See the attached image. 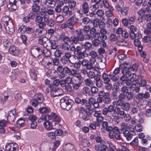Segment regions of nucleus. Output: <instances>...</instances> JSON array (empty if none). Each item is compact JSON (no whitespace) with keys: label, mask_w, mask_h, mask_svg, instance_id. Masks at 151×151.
Returning a JSON list of instances; mask_svg holds the SVG:
<instances>
[{"label":"nucleus","mask_w":151,"mask_h":151,"mask_svg":"<svg viewBox=\"0 0 151 151\" xmlns=\"http://www.w3.org/2000/svg\"><path fill=\"white\" fill-rule=\"evenodd\" d=\"M35 46L31 48V52L32 55L35 58H39L40 60L42 57H44L45 54H47V51L46 48Z\"/></svg>","instance_id":"obj_1"},{"label":"nucleus","mask_w":151,"mask_h":151,"mask_svg":"<svg viewBox=\"0 0 151 151\" xmlns=\"http://www.w3.org/2000/svg\"><path fill=\"white\" fill-rule=\"evenodd\" d=\"M94 27H99V28H104L105 27L110 28L112 26V23H106L105 24L104 22L100 21L97 18L94 19L93 22Z\"/></svg>","instance_id":"obj_2"},{"label":"nucleus","mask_w":151,"mask_h":151,"mask_svg":"<svg viewBox=\"0 0 151 151\" xmlns=\"http://www.w3.org/2000/svg\"><path fill=\"white\" fill-rule=\"evenodd\" d=\"M138 68L137 65L135 64H134L132 66L129 68H127L126 69H127V74L128 78L131 81H134V79L136 77V75L134 73H132L134 71H136Z\"/></svg>","instance_id":"obj_3"},{"label":"nucleus","mask_w":151,"mask_h":151,"mask_svg":"<svg viewBox=\"0 0 151 151\" xmlns=\"http://www.w3.org/2000/svg\"><path fill=\"white\" fill-rule=\"evenodd\" d=\"M50 55H47V54H45L40 60V61H42V64L43 66L47 69H50V67L52 65V58Z\"/></svg>","instance_id":"obj_4"},{"label":"nucleus","mask_w":151,"mask_h":151,"mask_svg":"<svg viewBox=\"0 0 151 151\" xmlns=\"http://www.w3.org/2000/svg\"><path fill=\"white\" fill-rule=\"evenodd\" d=\"M73 103V101L71 100H66L64 99H62L60 101V105L63 109L68 111L72 108Z\"/></svg>","instance_id":"obj_5"},{"label":"nucleus","mask_w":151,"mask_h":151,"mask_svg":"<svg viewBox=\"0 0 151 151\" xmlns=\"http://www.w3.org/2000/svg\"><path fill=\"white\" fill-rule=\"evenodd\" d=\"M120 132L119 131V129L117 127H114L111 132L109 133V137L110 139H113L114 138L115 139L118 141L121 140V137L120 134Z\"/></svg>","instance_id":"obj_6"},{"label":"nucleus","mask_w":151,"mask_h":151,"mask_svg":"<svg viewBox=\"0 0 151 151\" xmlns=\"http://www.w3.org/2000/svg\"><path fill=\"white\" fill-rule=\"evenodd\" d=\"M90 33L93 35V37L94 40L92 42L93 45L95 46L99 45L100 43L98 39L100 37V34L99 32H97L96 29H91L90 31Z\"/></svg>","instance_id":"obj_7"},{"label":"nucleus","mask_w":151,"mask_h":151,"mask_svg":"<svg viewBox=\"0 0 151 151\" xmlns=\"http://www.w3.org/2000/svg\"><path fill=\"white\" fill-rule=\"evenodd\" d=\"M76 25V23L74 21V18L72 17L68 19L66 23H64L61 25L62 28H73Z\"/></svg>","instance_id":"obj_8"},{"label":"nucleus","mask_w":151,"mask_h":151,"mask_svg":"<svg viewBox=\"0 0 151 151\" xmlns=\"http://www.w3.org/2000/svg\"><path fill=\"white\" fill-rule=\"evenodd\" d=\"M47 39L46 37H43L42 38L39 39L38 40V42L41 45L39 47H42L43 49L44 48H45L46 50L47 51V55H50L51 52L49 51V48H48V43L47 42Z\"/></svg>","instance_id":"obj_9"},{"label":"nucleus","mask_w":151,"mask_h":151,"mask_svg":"<svg viewBox=\"0 0 151 151\" xmlns=\"http://www.w3.org/2000/svg\"><path fill=\"white\" fill-rule=\"evenodd\" d=\"M87 100L84 99H81L79 97H76L75 99V102L77 104H80L82 105H86V109H88L91 111V103H87Z\"/></svg>","instance_id":"obj_10"},{"label":"nucleus","mask_w":151,"mask_h":151,"mask_svg":"<svg viewBox=\"0 0 151 151\" xmlns=\"http://www.w3.org/2000/svg\"><path fill=\"white\" fill-rule=\"evenodd\" d=\"M117 107L114 108L113 105H110L107 107L104 108L102 109V114L106 116L113 112L114 114H115V111L116 110Z\"/></svg>","instance_id":"obj_11"},{"label":"nucleus","mask_w":151,"mask_h":151,"mask_svg":"<svg viewBox=\"0 0 151 151\" xmlns=\"http://www.w3.org/2000/svg\"><path fill=\"white\" fill-rule=\"evenodd\" d=\"M5 151H18V145L14 143H7L5 146Z\"/></svg>","instance_id":"obj_12"},{"label":"nucleus","mask_w":151,"mask_h":151,"mask_svg":"<svg viewBox=\"0 0 151 151\" xmlns=\"http://www.w3.org/2000/svg\"><path fill=\"white\" fill-rule=\"evenodd\" d=\"M9 3L7 5V7L9 9L14 10L18 8L19 4V0H9Z\"/></svg>","instance_id":"obj_13"},{"label":"nucleus","mask_w":151,"mask_h":151,"mask_svg":"<svg viewBox=\"0 0 151 151\" xmlns=\"http://www.w3.org/2000/svg\"><path fill=\"white\" fill-rule=\"evenodd\" d=\"M45 119L46 121L50 122L56 120L58 121L59 119H60L59 116L54 112H52L50 114L45 115Z\"/></svg>","instance_id":"obj_14"},{"label":"nucleus","mask_w":151,"mask_h":151,"mask_svg":"<svg viewBox=\"0 0 151 151\" xmlns=\"http://www.w3.org/2000/svg\"><path fill=\"white\" fill-rule=\"evenodd\" d=\"M93 115L96 117V120L95 121L101 124V123L104 120V118L102 116L100 111H93Z\"/></svg>","instance_id":"obj_15"},{"label":"nucleus","mask_w":151,"mask_h":151,"mask_svg":"<svg viewBox=\"0 0 151 151\" xmlns=\"http://www.w3.org/2000/svg\"><path fill=\"white\" fill-rule=\"evenodd\" d=\"M50 40L48 43L50 44V46H48V48H49V51H50V49H55L57 47V41L56 38L54 36L50 38Z\"/></svg>","instance_id":"obj_16"},{"label":"nucleus","mask_w":151,"mask_h":151,"mask_svg":"<svg viewBox=\"0 0 151 151\" xmlns=\"http://www.w3.org/2000/svg\"><path fill=\"white\" fill-rule=\"evenodd\" d=\"M129 33L130 37L132 40L135 38V39H139L142 38V35L140 32H137L136 31V29H132Z\"/></svg>","instance_id":"obj_17"},{"label":"nucleus","mask_w":151,"mask_h":151,"mask_svg":"<svg viewBox=\"0 0 151 151\" xmlns=\"http://www.w3.org/2000/svg\"><path fill=\"white\" fill-rule=\"evenodd\" d=\"M16 111L14 109L8 112L7 121L9 123L14 122L16 118Z\"/></svg>","instance_id":"obj_18"},{"label":"nucleus","mask_w":151,"mask_h":151,"mask_svg":"<svg viewBox=\"0 0 151 151\" xmlns=\"http://www.w3.org/2000/svg\"><path fill=\"white\" fill-rule=\"evenodd\" d=\"M44 17L40 16H37L35 19V21L36 23H38L40 28H43L46 26V24L45 22L43 21Z\"/></svg>","instance_id":"obj_19"},{"label":"nucleus","mask_w":151,"mask_h":151,"mask_svg":"<svg viewBox=\"0 0 151 151\" xmlns=\"http://www.w3.org/2000/svg\"><path fill=\"white\" fill-rule=\"evenodd\" d=\"M47 75L49 78L54 79L58 77V72L55 70L52 69L47 71Z\"/></svg>","instance_id":"obj_20"},{"label":"nucleus","mask_w":151,"mask_h":151,"mask_svg":"<svg viewBox=\"0 0 151 151\" xmlns=\"http://www.w3.org/2000/svg\"><path fill=\"white\" fill-rule=\"evenodd\" d=\"M64 72L66 74L72 76H75L77 74V71L76 70L74 69H70L67 66L65 67L64 68Z\"/></svg>","instance_id":"obj_21"},{"label":"nucleus","mask_w":151,"mask_h":151,"mask_svg":"<svg viewBox=\"0 0 151 151\" xmlns=\"http://www.w3.org/2000/svg\"><path fill=\"white\" fill-rule=\"evenodd\" d=\"M62 12L66 16H70L71 15L73 11L68 6H64L62 9Z\"/></svg>","instance_id":"obj_22"},{"label":"nucleus","mask_w":151,"mask_h":151,"mask_svg":"<svg viewBox=\"0 0 151 151\" xmlns=\"http://www.w3.org/2000/svg\"><path fill=\"white\" fill-rule=\"evenodd\" d=\"M35 32L37 37H41L45 35L47 31L46 29H36Z\"/></svg>","instance_id":"obj_23"},{"label":"nucleus","mask_w":151,"mask_h":151,"mask_svg":"<svg viewBox=\"0 0 151 151\" xmlns=\"http://www.w3.org/2000/svg\"><path fill=\"white\" fill-rule=\"evenodd\" d=\"M56 70L57 71L60 73L59 75L60 78L62 79L65 77L66 75L64 73V68L61 65L58 66Z\"/></svg>","instance_id":"obj_24"},{"label":"nucleus","mask_w":151,"mask_h":151,"mask_svg":"<svg viewBox=\"0 0 151 151\" xmlns=\"http://www.w3.org/2000/svg\"><path fill=\"white\" fill-rule=\"evenodd\" d=\"M102 129L104 130L110 132L113 129V128L112 127L109 126L108 123L106 121H102L101 122Z\"/></svg>","instance_id":"obj_25"},{"label":"nucleus","mask_w":151,"mask_h":151,"mask_svg":"<svg viewBox=\"0 0 151 151\" xmlns=\"http://www.w3.org/2000/svg\"><path fill=\"white\" fill-rule=\"evenodd\" d=\"M9 50L10 53L12 55L17 56L19 54V50L18 48L14 46H11Z\"/></svg>","instance_id":"obj_26"},{"label":"nucleus","mask_w":151,"mask_h":151,"mask_svg":"<svg viewBox=\"0 0 151 151\" xmlns=\"http://www.w3.org/2000/svg\"><path fill=\"white\" fill-rule=\"evenodd\" d=\"M81 7L82 12L84 14H86L88 13L89 8L87 2H83L81 4Z\"/></svg>","instance_id":"obj_27"},{"label":"nucleus","mask_w":151,"mask_h":151,"mask_svg":"<svg viewBox=\"0 0 151 151\" xmlns=\"http://www.w3.org/2000/svg\"><path fill=\"white\" fill-rule=\"evenodd\" d=\"M126 68H127L125 69H122V70L121 71V72L123 75L120 77V79L123 82L129 79L127 71V69H126Z\"/></svg>","instance_id":"obj_28"},{"label":"nucleus","mask_w":151,"mask_h":151,"mask_svg":"<svg viewBox=\"0 0 151 151\" xmlns=\"http://www.w3.org/2000/svg\"><path fill=\"white\" fill-rule=\"evenodd\" d=\"M116 110L115 111L114 115H117L121 118H123L125 113L124 110H121L119 107H117Z\"/></svg>","instance_id":"obj_29"},{"label":"nucleus","mask_w":151,"mask_h":151,"mask_svg":"<svg viewBox=\"0 0 151 151\" xmlns=\"http://www.w3.org/2000/svg\"><path fill=\"white\" fill-rule=\"evenodd\" d=\"M65 151H76L74 145L70 143L66 144L65 146Z\"/></svg>","instance_id":"obj_30"},{"label":"nucleus","mask_w":151,"mask_h":151,"mask_svg":"<svg viewBox=\"0 0 151 151\" xmlns=\"http://www.w3.org/2000/svg\"><path fill=\"white\" fill-rule=\"evenodd\" d=\"M133 102L138 107L142 105V100L137 96H135L133 97Z\"/></svg>","instance_id":"obj_31"},{"label":"nucleus","mask_w":151,"mask_h":151,"mask_svg":"<svg viewBox=\"0 0 151 151\" xmlns=\"http://www.w3.org/2000/svg\"><path fill=\"white\" fill-rule=\"evenodd\" d=\"M3 44L4 46L5 47L6 49L9 50L11 46V43L8 40V38H5L3 40Z\"/></svg>","instance_id":"obj_32"},{"label":"nucleus","mask_w":151,"mask_h":151,"mask_svg":"<svg viewBox=\"0 0 151 151\" xmlns=\"http://www.w3.org/2000/svg\"><path fill=\"white\" fill-rule=\"evenodd\" d=\"M124 136L126 138L127 141L131 140L132 138L133 135L129 130L126 131L123 133Z\"/></svg>","instance_id":"obj_33"},{"label":"nucleus","mask_w":151,"mask_h":151,"mask_svg":"<svg viewBox=\"0 0 151 151\" xmlns=\"http://www.w3.org/2000/svg\"><path fill=\"white\" fill-rule=\"evenodd\" d=\"M43 3L46 6L52 7H54L55 5V2L53 0H44Z\"/></svg>","instance_id":"obj_34"},{"label":"nucleus","mask_w":151,"mask_h":151,"mask_svg":"<svg viewBox=\"0 0 151 151\" xmlns=\"http://www.w3.org/2000/svg\"><path fill=\"white\" fill-rule=\"evenodd\" d=\"M91 114V111L88 110L86 113L82 114V118L85 121H88L91 119L90 116Z\"/></svg>","instance_id":"obj_35"},{"label":"nucleus","mask_w":151,"mask_h":151,"mask_svg":"<svg viewBox=\"0 0 151 151\" xmlns=\"http://www.w3.org/2000/svg\"><path fill=\"white\" fill-rule=\"evenodd\" d=\"M101 124L96 121L93 123H90L88 125V127L91 130L96 129V127H100Z\"/></svg>","instance_id":"obj_36"},{"label":"nucleus","mask_w":151,"mask_h":151,"mask_svg":"<svg viewBox=\"0 0 151 151\" xmlns=\"http://www.w3.org/2000/svg\"><path fill=\"white\" fill-rule=\"evenodd\" d=\"M124 5V2L122 0L120 1L115 6V9L116 11L118 12L122 9Z\"/></svg>","instance_id":"obj_37"},{"label":"nucleus","mask_w":151,"mask_h":151,"mask_svg":"<svg viewBox=\"0 0 151 151\" xmlns=\"http://www.w3.org/2000/svg\"><path fill=\"white\" fill-rule=\"evenodd\" d=\"M82 30H83V29H79L76 31V33L78 34L77 36L80 41L83 40L84 38L83 35L82 33Z\"/></svg>","instance_id":"obj_38"},{"label":"nucleus","mask_w":151,"mask_h":151,"mask_svg":"<svg viewBox=\"0 0 151 151\" xmlns=\"http://www.w3.org/2000/svg\"><path fill=\"white\" fill-rule=\"evenodd\" d=\"M126 67H125L124 65L123 64H120L118 68H116L114 70L113 72L114 74L116 75L118 74L120 72V70L125 69Z\"/></svg>","instance_id":"obj_39"},{"label":"nucleus","mask_w":151,"mask_h":151,"mask_svg":"<svg viewBox=\"0 0 151 151\" xmlns=\"http://www.w3.org/2000/svg\"><path fill=\"white\" fill-rule=\"evenodd\" d=\"M44 20L45 22L46 23L48 26L51 27H52L54 25V22L52 19H50L48 20V19L45 17H44Z\"/></svg>","instance_id":"obj_40"},{"label":"nucleus","mask_w":151,"mask_h":151,"mask_svg":"<svg viewBox=\"0 0 151 151\" xmlns=\"http://www.w3.org/2000/svg\"><path fill=\"white\" fill-rule=\"evenodd\" d=\"M137 96L142 100L144 98L148 99L150 97V94L148 92H146L145 93H138Z\"/></svg>","instance_id":"obj_41"},{"label":"nucleus","mask_w":151,"mask_h":151,"mask_svg":"<svg viewBox=\"0 0 151 151\" xmlns=\"http://www.w3.org/2000/svg\"><path fill=\"white\" fill-rule=\"evenodd\" d=\"M46 121L43 124L45 128L48 131L53 129V127H52L51 122L47 121Z\"/></svg>","instance_id":"obj_42"},{"label":"nucleus","mask_w":151,"mask_h":151,"mask_svg":"<svg viewBox=\"0 0 151 151\" xmlns=\"http://www.w3.org/2000/svg\"><path fill=\"white\" fill-rule=\"evenodd\" d=\"M134 42V45L138 47V50L139 51H141L142 49V46L141 45L140 41L138 39H135Z\"/></svg>","instance_id":"obj_43"},{"label":"nucleus","mask_w":151,"mask_h":151,"mask_svg":"<svg viewBox=\"0 0 151 151\" xmlns=\"http://www.w3.org/2000/svg\"><path fill=\"white\" fill-rule=\"evenodd\" d=\"M72 84V87L73 89L75 90H77L81 86L82 84V82L81 81H79L77 83L73 82Z\"/></svg>","instance_id":"obj_44"},{"label":"nucleus","mask_w":151,"mask_h":151,"mask_svg":"<svg viewBox=\"0 0 151 151\" xmlns=\"http://www.w3.org/2000/svg\"><path fill=\"white\" fill-rule=\"evenodd\" d=\"M30 76L31 78L33 79L36 80L37 79V75L36 72L33 69H30L29 71Z\"/></svg>","instance_id":"obj_45"},{"label":"nucleus","mask_w":151,"mask_h":151,"mask_svg":"<svg viewBox=\"0 0 151 151\" xmlns=\"http://www.w3.org/2000/svg\"><path fill=\"white\" fill-rule=\"evenodd\" d=\"M34 31L33 29H19L18 31L19 33H21L31 34Z\"/></svg>","instance_id":"obj_46"},{"label":"nucleus","mask_w":151,"mask_h":151,"mask_svg":"<svg viewBox=\"0 0 151 151\" xmlns=\"http://www.w3.org/2000/svg\"><path fill=\"white\" fill-rule=\"evenodd\" d=\"M49 87L50 88L51 92V95H52V93H54L57 91H59L60 89H59L56 86H54L53 84H50L49 86Z\"/></svg>","instance_id":"obj_47"},{"label":"nucleus","mask_w":151,"mask_h":151,"mask_svg":"<svg viewBox=\"0 0 151 151\" xmlns=\"http://www.w3.org/2000/svg\"><path fill=\"white\" fill-rule=\"evenodd\" d=\"M122 23L124 25L127 27L128 28H136L133 25H129L128 23V21L126 18L122 19Z\"/></svg>","instance_id":"obj_48"},{"label":"nucleus","mask_w":151,"mask_h":151,"mask_svg":"<svg viewBox=\"0 0 151 151\" xmlns=\"http://www.w3.org/2000/svg\"><path fill=\"white\" fill-rule=\"evenodd\" d=\"M129 10V8L128 7L125 6L122 8L120 12L123 16H126L128 15Z\"/></svg>","instance_id":"obj_49"},{"label":"nucleus","mask_w":151,"mask_h":151,"mask_svg":"<svg viewBox=\"0 0 151 151\" xmlns=\"http://www.w3.org/2000/svg\"><path fill=\"white\" fill-rule=\"evenodd\" d=\"M121 128L120 133H122L128 131V127L127 124L125 123H122L121 125Z\"/></svg>","instance_id":"obj_50"},{"label":"nucleus","mask_w":151,"mask_h":151,"mask_svg":"<svg viewBox=\"0 0 151 151\" xmlns=\"http://www.w3.org/2000/svg\"><path fill=\"white\" fill-rule=\"evenodd\" d=\"M60 144V141L57 140L53 142V147L50 148V151H55Z\"/></svg>","instance_id":"obj_51"},{"label":"nucleus","mask_w":151,"mask_h":151,"mask_svg":"<svg viewBox=\"0 0 151 151\" xmlns=\"http://www.w3.org/2000/svg\"><path fill=\"white\" fill-rule=\"evenodd\" d=\"M108 76L107 74L105 73H104L102 74V78L104 83H107L110 82V79L108 77Z\"/></svg>","instance_id":"obj_52"},{"label":"nucleus","mask_w":151,"mask_h":151,"mask_svg":"<svg viewBox=\"0 0 151 151\" xmlns=\"http://www.w3.org/2000/svg\"><path fill=\"white\" fill-rule=\"evenodd\" d=\"M125 97H126L128 101L132 100L133 98L134 94L131 91H128L125 94Z\"/></svg>","instance_id":"obj_53"},{"label":"nucleus","mask_w":151,"mask_h":151,"mask_svg":"<svg viewBox=\"0 0 151 151\" xmlns=\"http://www.w3.org/2000/svg\"><path fill=\"white\" fill-rule=\"evenodd\" d=\"M96 61V58H90L89 62V66L87 68L90 69V70L93 68L94 67L93 64L95 63Z\"/></svg>","instance_id":"obj_54"},{"label":"nucleus","mask_w":151,"mask_h":151,"mask_svg":"<svg viewBox=\"0 0 151 151\" xmlns=\"http://www.w3.org/2000/svg\"><path fill=\"white\" fill-rule=\"evenodd\" d=\"M61 121L60 119H59V120L57 121V120L51 122L52 127L53 129H56V128L58 126L59 124Z\"/></svg>","instance_id":"obj_55"},{"label":"nucleus","mask_w":151,"mask_h":151,"mask_svg":"<svg viewBox=\"0 0 151 151\" xmlns=\"http://www.w3.org/2000/svg\"><path fill=\"white\" fill-rule=\"evenodd\" d=\"M90 89L87 86L83 87L82 90V92L83 94L86 96L89 95L90 93Z\"/></svg>","instance_id":"obj_56"},{"label":"nucleus","mask_w":151,"mask_h":151,"mask_svg":"<svg viewBox=\"0 0 151 151\" xmlns=\"http://www.w3.org/2000/svg\"><path fill=\"white\" fill-rule=\"evenodd\" d=\"M99 96L102 98H104L106 96H110V94L108 92H105L103 90L100 91L98 92Z\"/></svg>","instance_id":"obj_57"},{"label":"nucleus","mask_w":151,"mask_h":151,"mask_svg":"<svg viewBox=\"0 0 151 151\" xmlns=\"http://www.w3.org/2000/svg\"><path fill=\"white\" fill-rule=\"evenodd\" d=\"M76 5V2L74 0L70 1L69 3L68 6L74 11Z\"/></svg>","instance_id":"obj_58"},{"label":"nucleus","mask_w":151,"mask_h":151,"mask_svg":"<svg viewBox=\"0 0 151 151\" xmlns=\"http://www.w3.org/2000/svg\"><path fill=\"white\" fill-rule=\"evenodd\" d=\"M92 46L91 44L88 42H86L83 45H82V47L85 49V51L89 50Z\"/></svg>","instance_id":"obj_59"},{"label":"nucleus","mask_w":151,"mask_h":151,"mask_svg":"<svg viewBox=\"0 0 151 151\" xmlns=\"http://www.w3.org/2000/svg\"><path fill=\"white\" fill-rule=\"evenodd\" d=\"M62 63L64 65H68L70 63V61L69 59L63 56L60 60Z\"/></svg>","instance_id":"obj_60"},{"label":"nucleus","mask_w":151,"mask_h":151,"mask_svg":"<svg viewBox=\"0 0 151 151\" xmlns=\"http://www.w3.org/2000/svg\"><path fill=\"white\" fill-rule=\"evenodd\" d=\"M5 28H13L14 27V24L12 20H10L8 23L5 24H4Z\"/></svg>","instance_id":"obj_61"},{"label":"nucleus","mask_w":151,"mask_h":151,"mask_svg":"<svg viewBox=\"0 0 151 151\" xmlns=\"http://www.w3.org/2000/svg\"><path fill=\"white\" fill-rule=\"evenodd\" d=\"M38 4H34L32 6V10L35 13H37L40 10V6Z\"/></svg>","instance_id":"obj_62"},{"label":"nucleus","mask_w":151,"mask_h":151,"mask_svg":"<svg viewBox=\"0 0 151 151\" xmlns=\"http://www.w3.org/2000/svg\"><path fill=\"white\" fill-rule=\"evenodd\" d=\"M95 141L96 142L100 143L101 145H104L106 143L102 137L98 135L97 136Z\"/></svg>","instance_id":"obj_63"},{"label":"nucleus","mask_w":151,"mask_h":151,"mask_svg":"<svg viewBox=\"0 0 151 151\" xmlns=\"http://www.w3.org/2000/svg\"><path fill=\"white\" fill-rule=\"evenodd\" d=\"M139 109L137 107L133 106L132 108L131 112L132 114L135 115L138 114L139 115Z\"/></svg>","instance_id":"obj_64"}]
</instances>
